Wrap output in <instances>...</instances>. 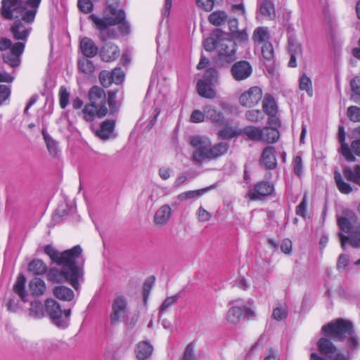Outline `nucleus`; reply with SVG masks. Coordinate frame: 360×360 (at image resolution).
<instances>
[{
  "label": "nucleus",
  "instance_id": "c9c22d12",
  "mask_svg": "<svg viewBox=\"0 0 360 360\" xmlns=\"http://www.w3.org/2000/svg\"><path fill=\"white\" fill-rule=\"evenodd\" d=\"M29 289L34 296L38 297L45 292L46 287L43 280L39 278H34L29 283Z\"/></svg>",
  "mask_w": 360,
  "mask_h": 360
},
{
  "label": "nucleus",
  "instance_id": "e433bc0d",
  "mask_svg": "<svg viewBox=\"0 0 360 360\" xmlns=\"http://www.w3.org/2000/svg\"><path fill=\"white\" fill-rule=\"evenodd\" d=\"M53 292L58 299L63 301H71L75 297L74 292L70 288L63 285L55 287Z\"/></svg>",
  "mask_w": 360,
  "mask_h": 360
},
{
  "label": "nucleus",
  "instance_id": "13d9d810",
  "mask_svg": "<svg viewBox=\"0 0 360 360\" xmlns=\"http://www.w3.org/2000/svg\"><path fill=\"white\" fill-rule=\"evenodd\" d=\"M117 91L112 90L108 92V103L112 112L117 110L118 105L116 101Z\"/></svg>",
  "mask_w": 360,
  "mask_h": 360
},
{
  "label": "nucleus",
  "instance_id": "338daca9",
  "mask_svg": "<svg viewBox=\"0 0 360 360\" xmlns=\"http://www.w3.org/2000/svg\"><path fill=\"white\" fill-rule=\"evenodd\" d=\"M233 38L238 41L245 43L248 41V34L247 32L243 30H236L233 34Z\"/></svg>",
  "mask_w": 360,
  "mask_h": 360
},
{
  "label": "nucleus",
  "instance_id": "f257e3e1",
  "mask_svg": "<svg viewBox=\"0 0 360 360\" xmlns=\"http://www.w3.org/2000/svg\"><path fill=\"white\" fill-rule=\"evenodd\" d=\"M125 18L124 10L120 8V0H106V8L102 17L95 14L89 15L94 27L99 31V38L103 41L117 37V31L113 27L115 25H119V30L122 33H129V25Z\"/></svg>",
  "mask_w": 360,
  "mask_h": 360
},
{
  "label": "nucleus",
  "instance_id": "0eeeda50",
  "mask_svg": "<svg viewBox=\"0 0 360 360\" xmlns=\"http://www.w3.org/2000/svg\"><path fill=\"white\" fill-rule=\"evenodd\" d=\"M219 72L216 68H208L202 77L197 82V90L199 95L206 98L216 97L214 86L218 84Z\"/></svg>",
  "mask_w": 360,
  "mask_h": 360
},
{
  "label": "nucleus",
  "instance_id": "aec40b11",
  "mask_svg": "<svg viewBox=\"0 0 360 360\" xmlns=\"http://www.w3.org/2000/svg\"><path fill=\"white\" fill-rule=\"evenodd\" d=\"M115 122L112 120H107L103 122L98 129L91 126V129L95 135L102 140H108L114 136Z\"/></svg>",
  "mask_w": 360,
  "mask_h": 360
},
{
  "label": "nucleus",
  "instance_id": "7c9ffc66",
  "mask_svg": "<svg viewBox=\"0 0 360 360\" xmlns=\"http://www.w3.org/2000/svg\"><path fill=\"white\" fill-rule=\"evenodd\" d=\"M334 180L337 188L341 193L348 195L353 191L351 184L345 181L342 174L338 170L334 172Z\"/></svg>",
  "mask_w": 360,
  "mask_h": 360
},
{
  "label": "nucleus",
  "instance_id": "ddd939ff",
  "mask_svg": "<svg viewBox=\"0 0 360 360\" xmlns=\"http://www.w3.org/2000/svg\"><path fill=\"white\" fill-rule=\"evenodd\" d=\"M89 103L98 108V112L101 115H106L108 109L106 107V95L103 89L99 86H94L89 91Z\"/></svg>",
  "mask_w": 360,
  "mask_h": 360
},
{
  "label": "nucleus",
  "instance_id": "6e6552de",
  "mask_svg": "<svg viewBox=\"0 0 360 360\" xmlns=\"http://www.w3.org/2000/svg\"><path fill=\"white\" fill-rule=\"evenodd\" d=\"M45 309L54 325L61 328L68 326L71 315L70 309L62 311L60 305L53 299L46 300Z\"/></svg>",
  "mask_w": 360,
  "mask_h": 360
},
{
  "label": "nucleus",
  "instance_id": "8fccbe9b",
  "mask_svg": "<svg viewBox=\"0 0 360 360\" xmlns=\"http://www.w3.org/2000/svg\"><path fill=\"white\" fill-rule=\"evenodd\" d=\"M347 115L354 122H360V108L352 105L347 108Z\"/></svg>",
  "mask_w": 360,
  "mask_h": 360
},
{
  "label": "nucleus",
  "instance_id": "f8f14e48",
  "mask_svg": "<svg viewBox=\"0 0 360 360\" xmlns=\"http://www.w3.org/2000/svg\"><path fill=\"white\" fill-rule=\"evenodd\" d=\"M127 314V298L123 295H116L112 304V312L110 315V323L112 325L117 323Z\"/></svg>",
  "mask_w": 360,
  "mask_h": 360
},
{
  "label": "nucleus",
  "instance_id": "20e7f679",
  "mask_svg": "<svg viewBox=\"0 0 360 360\" xmlns=\"http://www.w3.org/2000/svg\"><path fill=\"white\" fill-rule=\"evenodd\" d=\"M338 224L342 231L349 233V236H345L341 232L338 233L342 248L345 249V245L348 243L354 248H359L360 222L356 214L349 210H345L342 215L338 218Z\"/></svg>",
  "mask_w": 360,
  "mask_h": 360
},
{
  "label": "nucleus",
  "instance_id": "412c9836",
  "mask_svg": "<svg viewBox=\"0 0 360 360\" xmlns=\"http://www.w3.org/2000/svg\"><path fill=\"white\" fill-rule=\"evenodd\" d=\"M261 164L266 169H273L277 165L275 148L273 146H267L263 150L261 158Z\"/></svg>",
  "mask_w": 360,
  "mask_h": 360
},
{
  "label": "nucleus",
  "instance_id": "a878e982",
  "mask_svg": "<svg viewBox=\"0 0 360 360\" xmlns=\"http://www.w3.org/2000/svg\"><path fill=\"white\" fill-rule=\"evenodd\" d=\"M276 17V12L274 4L269 1H264L259 7L257 13L258 20H274Z\"/></svg>",
  "mask_w": 360,
  "mask_h": 360
},
{
  "label": "nucleus",
  "instance_id": "9b49d317",
  "mask_svg": "<svg viewBox=\"0 0 360 360\" xmlns=\"http://www.w3.org/2000/svg\"><path fill=\"white\" fill-rule=\"evenodd\" d=\"M26 278L22 274L17 276L16 281L13 285V290L19 299L14 297L10 298L7 304L8 309L11 311H16L20 308V302L27 301V293L25 290Z\"/></svg>",
  "mask_w": 360,
  "mask_h": 360
},
{
  "label": "nucleus",
  "instance_id": "6e6d98bb",
  "mask_svg": "<svg viewBox=\"0 0 360 360\" xmlns=\"http://www.w3.org/2000/svg\"><path fill=\"white\" fill-rule=\"evenodd\" d=\"M307 207V194H305L303 196L302 201L297 206V207L295 209L296 214L304 218L306 217Z\"/></svg>",
  "mask_w": 360,
  "mask_h": 360
},
{
  "label": "nucleus",
  "instance_id": "bf43d9fd",
  "mask_svg": "<svg viewBox=\"0 0 360 360\" xmlns=\"http://www.w3.org/2000/svg\"><path fill=\"white\" fill-rule=\"evenodd\" d=\"M110 73L112 74L113 83L120 84L124 81V73L120 68H115Z\"/></svg>",
  "mask_w": 360,
  "mask_h": 360
},
{
  "label": "nucleus",
  "instance_id": "6ab92c4d",
  "mask_svg": "<svg viewBox=\"0 0 360 360\" xmlns=\"http://www.w3.org/2000/svg\"><path fill=\"white\" fill-rule=\"evenodd\" d=\"M231 72L235 80L241 81L249 77L252 74V70L248 61L241 60L233 65Z\"/></svg>",
  "mask_w": 360,
  "mask_h": 360
},
{
  "label": "nucleus",
  "instance_id": "2f4dec72",
  "mask_svg": "<svg viewBox=\"0 0 360 360\" xmlns=\"http://www.w3.org/2000/svg\"><path fill=\"white\" fill-rule=\"evenodd\" d=\"M153 351V346L148 342L143 341L137 345L135 353L139 360H145L151 356Z\"/></svg>",
  "mask_w": 360,
  "mask_h": 360
},
{
  "label": "nucleus",
  "instance_id": "0e129e2a",
  "mask_svg": "<svg viewBox=\"0 0 360 360\" xmlns=\"http://www.w3.org/2000/svg\"><path fill=\"white\" fill-rule=\"evenodd\" d=\"M287 311L285 307H276L274 309L272 316L274 319L277 321H281L286 318L287 316Z\"/></svg>",
  "mask_w": 360,
  "mask_h": 360
},
{
  "label": "nucleus",
  "instance_id": "69168bd1",
  "mask_svg": "<svg viewBox=\"0 0 360 360\" xmlns=\"http://www.w3.org/2000/svg\"><path fill=\"white\" fill-rule=\"evenodd\" d=\"M288 49L290 53H295L297 55L301 53L300 45L292 38L288 39Z\"/></svg>",
  "mask_w": 360,
  "mask_h": 360
},
{
  "label": "nucleus",
  "instance_id": "603ef678",
  "mask_svg": "<svg viewBox=\"0 0 360 360\" xmlns=\"http://www.w3.org/2000/svg\"><path fill=\"white\" fill-rule=\"evenodd\" d=\"M274 48L271 42H266L262 44V54L266 60H272L274 58Z\"/></svg>",
  "mask_w": 360,
  "mask_h": 360
},
{
  "label": "nucleus",
  "instance_id": "c03bdc74",
  "mask_svg": "<svg viewBox=\"0 0 360 360\" xmlns=\"http://www.w3.org/2000/svg\"><path fill=\"white\" fill-rule=\"evenodd\" d=\"M300 88L307 91L309 96H313L312 84L309 77L303 74L300 79Z\"/></svg>",
  "mask_w": 360,
  "mask_h": 360
},
{
  "label": "nucleus",
  "instance_id": "ea45409f",
  "mask_svg": "<svg viewBox=\"0 0 360 360\" xmlns=\"http://www.w3.org/2000/svg\"><path fill=\"white\" fill-rule=\"evenodd\" d=\"M262 107L267 115L276 114L277 106L274 98L270 95H266L262 102Z\"/></svg>",
  "mask_w": 360,
  "mask_h": 360
},
{
  "label": "nucleus",
  "instance_id": "774afa93",
  "mask_svg": "<svg viewBox=\"0 0 360 360\" xmlns=\"http://www.w3.org/2000/svg\"><path fill=\"white\" fill-rule=\"evenodd\" d=\"M218 135L224 139H231L236 136L237 134L233 129L227 127L219 131Z\"/></svg>",
  "mask_w": 360,
  "mask_h": 360
},
{
  "label": "nucleus",
  "instance_id": "4d7b16f0",
  "mask_svg": "<svg viewBox=\"0 0 360 360\" xmlns=\"http://www.w3.org/2000/svg\"><path fill=\"white\" fill-rule=\"evenodd\" d=\"M179 299V295H173L167 297L160 307V313L163 314L169 307L173 305Z\"/></svg>",
  "mask_w": 360,
  "mask_h": 360
},
{
  "label": "nucleus",
  "instance_id": "7ed1b4c3",
  "mask_svg": "<svg viewBox=\"0 0 360 360\" xmlns=\"http://www.w3.org/2000/svg\"><path fill=\"white\" fill-rule=\"evenodd\" d=\"M189 143L195 148L193 154V160L197 163L222 156L227 153L229 148L227 142H220L212 146L211 140L208 137L200 135L191 136Z\"/></svg>",
  "mask_w": 360,
  "mask_h": 360
},
{
  "label": "nucleus",
  "instance_id": "1a4fd4ad",
  "mask_svg": "<svg viewBox=\"0 0 360 360\" xmlns=\"http://www.w3.org/2000/svg\"><path fill=\"white\" fill-rule=\"evenodd\" d=\"M226 35L221 30L217 29L210 37L205 39L203 43L205 49L207 51L217 50L219 54H225L223 48L225 46L231 49V52H233L234 51V41L226 38Z\"/></svg>",
  "mask_w": 360,
  "mask_h": 360
},
{
  "label": "nucleus",
  "instance_id": "de8ad7c7",
  "mask_svg": "<svg viewBox=\"0 0 360 360\" xmlns=\"http://www.w3.org/2000/svg\"><path fill=\"white\" fill-rule=\"evenodd\" d=\"M69 99V92L64 86H61L59 90V103L62 109H65L68 105Z\"/></svg>",
  "mask_w": 360,
  "mask_h": 360
},
{
  "label": "nucleus",
  "instance_id": "a19ab883",
  "mask_svg": "<svg viewBox=\"0 0 360 360\" xmlns=\"http://www.w3.org/2000/svg\"><path fill=\"white\" fill-rule=\"evenodd\" d=\"M28 270L36 275H41L46 272V266L41 259H34L28 265Z\"/></svg>",
  "mask_w": 360,
  "mask_h": 360
},
{
  "label": "nucleus",
  "instance_id": "2eb2a0df",
  "mask_svg": "<svg viewBox=\"0 0 360 360\" xmlns=\"http://www.w3.org/2000/svg\"><path fill=\"white\" fill-rule=\"evenodd\" d=\"M262 97V89L258 86H252L240 95L239 102L243 106L250 108L257 105Z\"/></svg>",
  "mask_w": 360,
  "mask_h": 360
},
{
  "label": "nucleus",
  "instance_id": "f3484780",
  "mask_svg": "<svg viewBox=\"0 0 360 360\" xmlns=\"http://www.w3.org/2000/svg\"><path fill=\"white\" fill-rule=\"evenodd\" d=\"M32 22H25L20 18L15 20L11 27V32L16 40H27L31 30V24Z\"/></svg>",
  "mask_w": 360,
  "mask_h": 360
},
{
  "label": "nucleus",
  "instance_id": "49530a36",
  "mask_svg": "<svg viewBox=\"0 0 360 360\" xmlns=\"http://www.w3.org/2000/svg\"><path fill=\"white\" fill-rule=\"evenodd\" d=\"M245 117L252 122H257L264 119V114L259 110H250L245 112Z\"/></svg>",
  "mask_w": 360,
  "mask_h": 360
},
{
  "label": "nucleus",
  "instance_id": "bb28decb",
  "mask_svg": "<svg viewBox=\"0 0 360 360\" xmlns=\"http://www.w3.org/2000/svg\"><path fill=\"white\" fill-rule=\"evenodd\" d=\"M172 215V209L169 205L161 206L155 212L154 221L158 225H164L168 222Z\"/></svg>",
  "mask_w": 360,
  "mask_h": 360
},
{
  "label": "nucleus",
  "instance_id": "58836bf2",
  "mask_svg": "<svg viewBox=\"0 0 360 360\" xmlns=\"http://www.w3.org/2000/svg\"><path fill=\"white\" fill-rule=\"evenodd\" d=\"M228 15L226 12L222 11H216L212 13L209 16V21L215 26H220L226 22Z\"/></svg>",
  "mask_w": 360,
  "mask_h": 360
},
{
  "label": "nucleus",
  "instance_id": "79ce46f5",
  "mask_svg": "<svg viewBox=\"0 0 360 360\" xmlns=\"http://www.w3.org/2000/svg\"><path fill=\"white\" fill-rule=\"evenodd\" d=\"M78 68L84 73H91L94 70V65L85 56L78 60Z\"/></svg>",
  "mask_w": 360,
  "mask_h": 360
},
{
  "label": "nucleus",
  "instance_id": "423d86ee",
  "mask_svg": "<svg viewBox=\"0 0 360 360\" xmlns=\"http://www.w3.org/2000/svg\"><path fill=\"white\" fill-rule=\"evenodd\" d=\"M62 266V269L53 268L49 272V280L62 283L68 281L76 290L79 289V278L82 272L80 269L76 264V259H71L64 262V263L58 264Z\"/></svg>",
  "mask_w": 360,
  "mask_h": 360
},
{
  "label": "nucleus",
  "instance_id": "39448f33",
  "mask_svg": "<svg viewBox=\"0 0 360 360\" xmlns=\"http://www.w3.org/2000/svg\"><path fill=\"white\" fill-rule=\"evenodd\" d=\"M322 333L327 337L338 341L347 340V345L349 349H355L359 344V338L354 333L353 326L349 321L338 319L323 326Z\"/></svg>",
  "mask_w": 360,
  "mask_h": 360
},
{
  "label": "nucleus",
  "instance_id": "37998d69",
  "mask_svg": "<svg viewBox=\"0 0 360 360\" xmlns=\"http://www.w3.org/2000/svg\"><path fill=\"white\" fill-rule=\"evenodd\" d=\"M42 135L46 143L47 148L50 154L53 156L56 155L58 153V148L56 142L43 129Z\"/></svg>",
  "mask_w": 360,
  "mask_h": 360
},
{
  "label": "nucleus",
  "instance_id": "5fc2aeb1",
  "mask_svg": "<svg viewBox=\"0 0 360 360\" xmlns=\"http://www.w3.org/2000/svg\"><path fill=\"white\" fill-rule=\"evenodd\" d=\"M292 165L294 173L299 176H301L303 170V164L301 156L299 155H296L293 158Z\"/></svg>",
  "mask_w": 360,
  "mask_h": 360
},
{
  "label": "nucleus",
  "instance_id": "f704fd0d",
  "mask_svg": "<svg viewBox=\"0 0 360 360\" xmlns=\"http://www.w3.org/2000/svg\"><path fill=\"white\" fill-rule=\"evenodd\" d=\"M262 131L261 141L273 143L276 142L280 137L279 131L276 127H262Z\"/></svg>",
  "mask_w": 360,
  "mask_h": 360
},
{
  "label": "nucleus",
  "instance_id": "864d4df0",
  "mask_svg": "<svg viewBox=\"0 0 360 360\" xmlns=\"http://www.w3.org/2000/svg\"><path fill=\"white\" fill-rule=\"evenodd\" d=\"M30 315L39 318L42 315V306L39 302H32L30 308Z\"/></svg>",
  "mask_w": 360,
  "mask_h": 360
},
{
  "label": "nucleus",
  "instance_id": "09e8293b",
  "mask_svg": "<svg viewBox=\"0 0 360 360\" xmlns=\"http://www.w3.org/2000/svg\"><path fill=\"white\" fill-rule=\"evenodd\" d=\"M223 48H224V51L225 54H219L220 59L223 60L226 63H229L233 62L236 58V57H235V53L236 51V42L234 41V51L233 52H231V49H230L229 48H226L225 46H224Z\"/></svg>",
  "mask_w": 360,
  "mask_h": 360
},
{
  "label": "nucleus",
  "instance_id": "393cba45",
  "mask_svg": "<svg viewBox=\"0 0 360 360\" xmlns=\"http://www.w3.org/2000/svg\"><path fill=\"white\" fill-rule=\"evenodd\" d=\"M316 345L320 354L330 359L337 353V347L327 338H321L318 340Z\"/></svg>",
  "mask_w": 360,
  "mask_h": 360
},
{
  "label": "nucleus",
  "instance_id": "473e14b6",
  "mask_svg": "<svg viewBox=\"0 0 360 360\" xmlns=\"http://www.w3.org/2000/svg\"><path fill=\"white\" fill-rule=\"evenodd\" d=\"M270 39V34L269 29L266 27H259L256 28L252 34V40L255 44L262 45L269 42Z\"/></svg>",
  "mask_w": 360,
  "mask_h": 360
},
{
  "label": "nucleus",
  "instance_id": "5701e85b",
  "mask_svg": "<svg viewBox=\"0 0 360 360\" xmlns=\"http://www.w3.org/2000/svg\"><path fill=\"white\" fill-rule=\"evenodd\" d=\"M233 306L226 314V321L231 324H236L243 316V311L241 306V300L231 302Z\"/></svg>",
  "mask_w": 360,
  "mask_h": 360
},
{
  "label": "nucleus",
  "instance_id": "4be33fe9",
  "mask_svg": "<svg viewBox=\"0 0 360 360\" xmlns=\"http://www.w3.org/2000/svg\"><path fill=\"white\" fill-rule=\"evenodd\" d=\"M100 56L102 60L111 62L120 56V49L115 44L107 42L102 46Z\"/></svg>",
  "mask_w": 360,
  "mask_h": 360
},
{
  "label": "nucleus",
  "instance_id": "dca6fc26",
  "mask_svg": "<svg viewBox=\"0 0 360 360\" xmlns=\"http://www.w3.org/2000/svg\"><path fill=\"white\" fill-rule=\"evenodd\" d=\"M350 144L344 143L340 151L344 158L349 162H354L356 156L360 157V138H352Z\"/></svg>",
  "mask_w": 360,
  "mask_h": 360
},
{
  "label": "nucleus",
  "instance_id": "680f3d73",
  "mask_svg": "<svg viewBox=\"0 0 360 360\" xmlns=\"http://www.w3.org/2000/svg\"><path fill=\"white\" fill-rule=\"evenodd\" d=\"M205 111L203 112L199 110H195L192 112L191 117H190V121L193 123H200L205 120Z\"/></svg>",
  "mask_w": 360,
  "mask_h": 360
},
{
  "label": "nucleus",
  "instance_id": "a211bd4d",
  "mask_svg": "<svg viewBox=\"0 0 360 360\" xmlns=\"http://www.w3.org/2000/svg\"><path fill=\"white\" fill-rule=\"evenodd\" d=\"M24 49V43L14 44L10 52L3 55V60L13 68L18 67L20 64V56L22 54Z\"/></svg>",
  "mask_w": 360,
  "mask_h": 360
},
{
  "label": "nucleus",
  "instance_id": "cd10ccee",
  "mask_svg": "<svg viewBox=\"0 0 360 360\" xmlns=\"http://www.w3.org/2000/svg\"><path fill=\"white\" fill-rule=\"evenodd\" d=\"M98 108L94 106V105L91 103L86 104L82 112H80V115L82 119L87 122H92L96 117H103L105 115H101L98 112Z\"/></svg>",
  "mask_w": 360,
  "mask_h": 360
},
{
  "label": "nucleus",
  "instance_id": "4468645a",
  "mask_svg": "<svg viewBox=\"0 0 360 360\" xmlns=\"http://www.w3.org/2000/svg\"><path fill=\"white\" fill-rule=\"evenodd\" d=\"M274 191V186L269 181H260L248 191V196L252 200H262Z\"/></svg>",
  "mask_w": 360,
  "mask_h": 360
},
{
  "label": "nucleus",
  "instance_id": "b1692460",
  "mask_svg": "<svg viewBox=\"0 0 360 360\" xmlns=\"http://www.w3.org/2000/svg\"><path fill=\"white\" fill-rule=\"evenodd\" d=\"M79 46L82 54L86 58H93L98 52V46L89 37L82 38L80 40Z\"/></svg>",
  "mask_w": 360,
  "mask_h": 360
},
{
  "label": "nucleus",
  "instance_id": "052dcab7",
  "mask_svg": "<svg viewBox=\"0 0 360 360\" xmlns=\"http://www.w3.org/2000/svg\"><path fill=\"white\" fill-rule=\"evenodd\" d=\"M195 347L193 343L187 345L181 360H197L195 354Z\"/></svg>",
  "mask_w": 360,
  "mask_h": 360
},
{
  "label": "nucleus",
  "instance_id": "f03ea898",
  "mask_svg": "<svg viewBox=\"0 0 360 360\" xmlns=\"http://www.w3.org/2000/svg\"><path fill=\"white\" fill-rule=\"evenodd\" d=\"M41 0H1L0 15L5 20L20 18L27 22H34Z\"/></svg>",
  "mask_w": 360,
  "mask_h": 360
},
{
  "label": "nucleus",
  "instance_id": "c756f323",
  "mask_svg": "<svg viewBox=\"0 0 360 360\" xmlns=\"http://www.w3.org/2000/svg\"><path fill=\"white\" fill-rule=\"evenodd\" d=\"M205 118L214 123L221 124L224 122L223 113L218 110L216 107L209 105L204 108Z\"/></svg>",
  "mask_w": 360,
  "mask_h": 360
},
{
  "label": "nucleus",
  "instance_id": "c85d7f7f",
  "mask_svg": "<svg viewBox=\"0 0 360 360\" xmlns=\"http://www.w3.org/2000/svg\"><path fill=\"white\" fill-rule=\"evenodd\" d=\"M344 177L349 181L360 184V162L354 167H345L342 169Z\"/></svg>",
  "mask_w": 360,
  "mask_h": 360
},
{
  "label": "nucleus",
  "instance_id": "e2e57ef3",
  "mask_svg": "<svg viewBox=\"0 0 360 360\" xmlns=\"http://www.w3.org/2000/svg\"><path fill=\"white\" fill-rule=\"evenodd\" d=\"M11 95V86L9 85L0 84V105L6 101Z\"/></svg>",
  "mask_w": 360,
  "mask_h": 360
},
{
  "label": "nucleus",
  "instance_id": "72a5a7b5",
  "mask_svg": "<svg viewBox=\"0 0 360 360\" xmlns=\"http://www.w3.org/2000/svg\"><path fill=\"white\" fill-rule=\"evenodd\" d=\"M262 128L250 125L244 127L241 130V134L247 137V139L254 141H261Z\"/></svg>",
  "mask_w": 360,
  "mask_h": 360
},
{
  "label": "nucleus",
  "instance_id": "9d476101",
  "mask_svg": "<svg viewBox=\"0 0 360 360\" xmlns=\"http://www.w3.org/2000/svg\"><path fill=\"white\" fill-rule=\"evenodd\" d=\"M82 250L79 245H75L72 248L63 252H58L50 245H46L44 252L50 257L52 262L56 264L64 263L65 261L76 259L82 253Z\"/></svg>",
  "mask_w": 360,
  "mask_h": 360
},
{
  "label": "nucleus",
  "instance_id": "4c0bfd02",
  "mask_svg": "<svg viewBox=\"0 0 360 360\" xmlns=\"http://www.w3.org/2000/svg\"><path fill=\"white\" fill-rule=\"evenodd\" d=\"M352 94L350 99L360 105V76H356L350 81Z\"/></svg>",
  "mask_w": 360,
  "mask_h": 360
},
{
  "label": "nucleus",
  "instance_id": "3c124183",
  "mask_svg": "<svg viewBox=\"0 0 360 360\" xmlns=\"http://www.w3.org/2000/svg\"><path fill=\"white\" fill-rule=\"evenodd\" d=\"M111 75L110 72L108 70H103L101 72L99 75V79L103 87L107 88L113 83V79Z\"/></svg>",
  "mask_w": 360,
  "mask_h": 360
},
{
  "label": "nucleus",
  "instance_id": "a18cd8bd",
  "mask_svg": "<svg viewBox=\"0 0 360 360\" xmlns=\"http://www.w3.org/2000/svg\"><path fill=\"white\" fill-rule=\"evenodd\" d=\"M207 190H209L208 188H202V189H200V190L188 191H186V192H184V193H180L178 195V199L179 200L182 201V200H184L186 199L195 198H197V197L202 195Z\"/></svg>",
  "mask_w": 360,
  "mask_h": 360
}]
</instances>
